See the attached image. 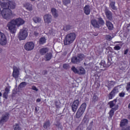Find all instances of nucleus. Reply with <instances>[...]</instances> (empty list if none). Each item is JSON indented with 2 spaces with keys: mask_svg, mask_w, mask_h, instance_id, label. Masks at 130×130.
<instances>
[{
  "mask_svg": "<svg viewBox=\"0 0 130 130\" xmlns=\"http://www.w3.org/2000/svg\"><path fill=\"white\" fill-rule=\"evenodd\" d=\"M128 16H130V14H128Z\"/></svg>",
  "mask_w": 130,
  "mask_h": 130,
  "instance_id": "nucleus-55",
  "label": "nucleus"
},
{
  "mask_svg": "<svg viewBox=\"0 0 130 130\" xmlns=\"http://www.w3.org/2000/svg\"><path fill=\"white\" fill-rule=\"evenodd\" d=\"M76 130H83L81 127L78 126Z\"/></svg>",
  "mask_w": 130,
  "mask_h": 130,
  "instance_id": "nucleus-48",
  "label": "nucleus"
},
{
  "mask_svg": "<svg viewBox=\"0 0 130 130\" xmlns=\"http://www.w3.org/2000/svg\"><path fill=\"white\" fill-rule=\"evenodd\" d=\"M17 7L16 2L10 0L0 1V16L4 19L10 20L14 17V14L11 10H15Z\"/></svg>",
  "mask_w": 130,
  "mask_h": 130,
  "instance_id": "nucleus-1",
  "label": "nucleus"
},
{
  "mask_svg": "<svg viewBox=\"0 0 130 130\" xmlns=\"http://www.w3.org/2000/svg\"><path fill=\"white\" fill-rule=\"evenodd\" d=\"M86 71L83 68H80L78 70V75H85Z\"/></svg>",
  "mask_w": 130,
  "mask_h": 130,
  "instance_id": "nucleus-22",
  "label": "nucleus"
},
{
  "mask_svg": "<svg viewBox=\"0 0 130 130\" xmlns=\"http://www.w3.org/2000/svg\"><path fill=\"white\" fill-rule=\"evenodd\" d=\"M2 95H3V94L1 92H0V97H2Z\"/></svg>",
  "mask_w": 130,
  "mask_h": 130,
  "instance_id": "nucleus-51",
  "label": "nucleus"
},
{
  "mask_svg": "<svg viewBox=\"0 0 130 130\" xmlns=\"http://www.w3.org/2000/svg\"><path fill=\"white\" fill-rule=\"evenodd\" d=\"M19 75L20 71L19 70V69H18L17 67H14L13 72L12 73V76L13 78H15V79H18V78H19Z\"/></svg>",
  "mask_w": 130,
  "mask_h": 130,
  "instance_id": "nucleus-11",
  "label": "nucleus"
},
{
  "mask_svg": "<svg viewBox=\"0 0 130 130\" xmlns=\"http://www.w3.org/2000/svg\"><path fill=\"white\" fill-rule=\"evenodd\" d=\"M98 100V96L94 95L92 98V102H96Z\"/></svg>",
  "mask_w": 130,
  "mask_h": 130,
  "instance_id": "nucleus-35",
  "label": "nucleus"
},
{
  "mask_svg": "<svg viewBox=\"0 0 130 130\" xmlns=\"http://www.w3.org/2000/svg\"><path fill=\"white\" fill-rule=\"evenodd\" d=\"M124 95H125V93L123 92H121L119 94L120 97H124Z\"/></svg>",
  "mask_w": 130,
  "mask_h": 130,
  "instance_id": "nucleus-44",
  "label": "nucleus"
},
{
  "mask_svg": "<svg viewBox=\"0 0 130 130\" xmlns=\"http://www.w3.org/2000/svg\"><path fill=\"white\" fill-rule=\"evenodd\" d=\"M0 44L1 45H6L7 44V37L5 34L0 32Z\"/></svg>",
  "mask_w": 130,
  "mask_h": 130,
  "instance_id": "nucleus-9",
  "label": "nucleus"
},
{
  "mask_svg": "<svg viewBox=\"0 0 130 130\" xmlns=\"http://www.w3.org/2000/svg\"><path fill=\"white\" fill-rule=\"evenodd\" d=\"M28 36V31H27V29L26 28H22L20 30L18 38L19 40H25L26 38H27Z\"/></svg>",
  "mask_w": 130,
  "mask_h": 130,
  "instance_id": "nucleus-6",
  "label": "nucleus"
},
{
  "mask_svg": "<svg viewBox=\"0 0 130 130\" xmlns=\"http://www.w3.org/2000/svg\"><path fill=\"white\" fill-rule=\"evenodd\" d=\"M35 46V45L34 44V43L32 42H28L25 44L24 49L27 51H30L34 49Z\"/></svg>",
  "mask_w": 130,
  "mask_h": 130,
  "instance_id": "nucleus-8",
  "label": "nucleus"
},
{
  "mask_svg": "<svg viewBox=\"0 0 130 130\" xmlns=\"http://www.w3.org/2000/svg\"><path fill=\"white\" fill-rule=\"evenodd\" d=\"M85 119H86V118H84L83 120H85Z\"/></svg>",
  "mask_w": 130,
  "mask_h": 130,
  "instance_id": "nucleus-54",
  "label": "nucleus"
},
{
  "mask_svg": "<svg viewBox=\"0 0 130 130\" xmlns=\"http://www.w3.org/2000/svg\"><path fill=\"white\" fill-rule=\"evenodd\" d=\"M13 129L14 130H22V128H21V127H20V125L18 124H15L14 125Z\"/></svg>",
  "mask_w": 130,
  "mask_h": 130,
  "instance_id": "nucleus-27",
  "label": "nucleus"
},
{
  "mask_svg": "<svg viewBox=\"0 0 130 130\" xmlns=\"http://www.w3.org/2000/svg\"><path fill=\"white\" fill-rule=\"evenodd\" d=\"M128 108L130 109V103L128 105Z\"/></svg>",
  "mask_w": 130,
  "mask_h": 130,
  "instance_id": "nucleus-53",
  "label": "nucleus"
},
{
  "mask_svg": "<svg viewBox=\"0 0 130 130\" xmlns=\"http://www.w3.org/2000/svg\"><path fill=\"white\" fill-rule=\"evenodd\" d=\"M31 2H35L36 0H30Z\"/></svg>",
  "mask_w": 130,
  "mask_h": 130,
  "instance_id": "nucleus-52",
  "label": "nucleus"
},
{
  "mask_svg": "<svg viewBox=\"0 0 130 130\" xmlns=\"http://www.w3.org/2000/svg\"><path fill=\"white\" fill-rule=\"evenodd\" d=\"M25 24V20L22 18H18L13 19L7 24V27L11 33H16L17 31L16 27H20Z\"/></svg>",
  "mask_w": 130,
  "mask_h": 130,
  "instance_id": "nucleus-2",
  "label": "nucleus"
},
{
  "mask_svg": "<svg viewBox=\"0 0 130 130\" xmlns=\"http://www.w3.org/2000/svg\"><path fill=\"white\" fill-rule=\"evenodd\" d=\"M118 93V88L117 87H115L114 89L110 92L109 95V99H112V97Z\"/></svg>",
  "mask_w": 130,
  "mask_h": 130,
  "instance_id": "nucleus-13",
  "label": "nucleus"
},
{
  "mask_svg": "<svg viewBox=\"0 0 130 130\" xmlns=\"http://www.w3.org/2000/svg\"><path fill=\"white\" fill-rule=\"evenodd\" d=\"M91 10L89 5H86L84 8V12L85 15H90Z\"/></svg>",
  "mask_w": 130,
  "mask_h": 130,
  "instance_id": "nucleus-16",
  "label": "nucleus"
},
{
  "mask_svg": "<svg viewBox=\"0 0 130 130\" xmlns=\"http://www.w3.org/2000/svg\"><path fill=\"white\" fill-rule=\"evenodd\" d=\"M63 30H64V31H68V30H70L69 25L64 26V27H63Z\"/></svg>",
  "mask_w": 130,
  "mask_h": 130,
  "instance_id": "nucleus-39",
  "label": "nucleus"
},
{
  "mask_svg": "<svg viewBox=\"0 0 130 130\" xmlns=\"http://www.w3.org/2000/svg\"><path fill=\"white\" fill-rule=\"evenodd\" d=\"M115 84V81H109L108 82V87H109V88H111V87H113Z\"/></svg>",
  "mask_w": 130,
  "mask_h": 130,
  "instance_id": "nucleus-28",
  "label": "nucleus"
},
{
  "mask_svg": "<svg viewBox=\"0 0 130 130\" xmlns=\"http://www.w3.org/2000/svg\"><path fill=\"white\" fill-rule=\"evenodd\" d=\"M50 125V123L49 122H46V123H44V127L45 128H47Z\"/></svg>",
  "mask_w": 130,
  "mask_h": 130,
  "instance_id": "nucleus-33",
  "label": "nucleus"
},
{
  "mask_svg": "<svg viewBox=\"0 0 130 130\" xmlns=\"http://www.w3.org/2000/svg\"><path fill=\"white\" fill-rule=\"evenodd\" d=\"M112 38H113V37H111V36L108 35L106 36L107 40H112Z\"/></svg>",
  "mask_w": 130,
  "mask_h": 130,
  "instance_id": "nucleus-40",
  "label": "nucleus"
},
{
  "mask_svg": "<svg viewBox=\"0 0 130 130\" xmlns=\"http://www.w3.org/2000/svg\"><path fill=\"white\" fill-rule=\"evenodd\" d=\"M51 12L52 13V16H53L54 18H57V17H58V13H57V10H56L55 8H52L51 10Z\"/></svg>",
  "mask_w": 130,
  "mask_h": 130,
  "instance_id": "nucleus-17",
  "label": "nucleus"
},
{
  "mask_svg": "<svg viewBox=\"0 0 130 130\" xmlns=\"http://www.w3.org/2000/svg\"><path fill=\"white\" fill-rule=\"evenodd\" d=\"M34 30H35V35H36V36H37V35H38V32H36V31H39V28H38L37 27H36L34 28Z\"/></svg>",
  "mask_w": 130,
  "mask_h": 130,
  "instance_id": "nucleus-37",
  "label": "nucleus"
},
{
  "mask_svg": "<svg viewBox=\"0 0 130 130\" xmlns=\"http://www.w3.org/2000/svg\"><path fill=\"white\" fill-rule=\"evenodd\" d=\"M31 89H32V90H34V91H36V92H37V91H38V89L35 86H32L31 87Z\"/></svg>",
  "mask_w": 130,
  "mask_h": 130,
  "instance_id": "nucleus-41",
  "label": "nucleus"
},
{
  "mask_svg": "<svg viewBox=\"0 0 130 130\" xmlns=\"http://www.w3.org/2000/svg\"><path fill=\"white\" fill-rule=\"evenodd\" d=\"M122 130H130V127H129V126H127V127H126L125 128H122Z\"/></svg>",
  "mask_w": 130,
  "mask_h": 130,
  "instance_id": "nucleus-46",
  "label": "nucleus"
},
{
  "mask_svg": "<svg viewBox=\"0 0 130 130\" xmlns=\"http://www.w3.org/2000/svg\"><path fill=\"white\" fill-rule=\"evenodd\" d=\"M128 52V50H126L124 51V54H127V53Z\"/></svg>",
  "mask_w": 130,
  "mask_h": 130,
  "instance_id": "nucleus-47",
  "label": "nucleus"
},
{
  "mask_svg": "<svg viewBox=\"0 0 130 130\" xmlns=\"http://www.w3.org/2000/svg\"><path fill=\"white\" fill-rule=\"evenodd\" d=\"M109 114V117H110V118H112V116H113V115H114V110L113 109H112L110 111Z\"/></svg>",
  "mask_w": 130,
  "mask_h": 130,
  "instance_id": "nucleus-29",
  "label": "nucleus"
},
{
  "mask_svg": "<svg viewBox=\"0 0 130 130\" xmlns=\"http://www.w3.org/2000/svg\"><path fill=\"white\" fill-rule=\"evenodd\" d=\"M40 101H41V100L40 99H38L37 100V102H40Z\"/></svg>",
  "mask_w": 130,
  "mask_h": 130,
  "instance_id": "nucleus-49",
  "label": "nucleus"
},
{
  "mask_svg": "<svg viewBox=\"0 0 130 130\" xmlns=\"http://www.w3.org/2000/svg\"><path fill=\"white\" fill-rule=\"evenodd\" d=\"M87 107V104L86 103H83L78 110L76 114V118H81L83 116V114H84V112L86 110V108Z\"/></svg>",
  "mask_w": 130,
  "mask_h": 130,
  "instance_id": "nucleus-4",
  "label": "nucleus"
},
{
  "mask_svg": "<svg viewBox=\"0 0 130 130\" xmlns=\"http://www.w3.org/2000/svg\"><path fill=\"white\" fill-rule=\"evenodd\" d=\"M44 21L46 24H50V23H51V15L50 14H45L44 16Z\"/></svg>",
  "mask_w": 130,
  "mask_h": 130,
  "instance_id": "nucleus-12",
  "label": "nucleus"
},
{
  "mask_svg": "<svg viewBox=\"0 0 130 130\" xmlns=\"http://www.w3.org/2000/svg\"><path fill=\"white\" fill-rule=\"evenodd\" d=\"M115 54H116V53L115 52Z\"/></svg>",
  "mask_w": 130,
  "mask_h": 130,
  "instance_id": "nucleus-56",
  "label": "nucleus"
},
{
  "mask_svg": "<svg viewBox=\"0 0 130 130\" xmlns=\"http://www.w3.org/2000/svg\"><path fill=\"white\" fill-rule=\"evenodd\" d=\"M104 24V20L101 18H96L91 20V24L95 28H99Z\"/></svg>",
  "mask_w": 130,
  "mask_h": 130,
  "instance_id": "nucleus-5",
  "label": "nucleus"
},
{
  "mask_svg": "<svg viewBox=\"0 0 130 130\" xmlns=\"http://www.w3.org/2000/svg\"><path fill=\"white\" fill-rule=\"evenodd\" d=\"M105 12L107 18L108 19V20L111 21V20H112V13H111V12L107 9H106Z\"/></svg>",
  "mask_w": 130,
  "mask_h": 130,
  "instance_id": "nucleus-14",
  "label": "nucleus"
},
{
  "mask_svg": "<svg viewBox=\"0 0 130 130\" xmlns=\"http://www.w3.org/2000/svg\"><path fill=\"white\" fill-rule=\"evenodd\" d=\"M51 57H52V54L51 53H48L45 55L46 60H50Z\"/></svg>",
  "mask_w": 130,
  "mask_h": 130,
  "instance_id": "nucleus-23",
  "label": "nucleus"
},
{
  "mask_svg": "<svg viewBox=\"0 0 130 130\" xmlns=\"http://www.w3.org/2000/svg\"><path fill=\"white\" fill-rule=\"evenodd\" d=\"M26 85H27V83L26 82H22L21 83H20L19 86L20 87V88H24V87H25Z\"/></svg>",
  "mask_w": 130,
  "mask_h": 130,
  "instance_id": "nucleus-34",
  "label": "nucleus"
},
{
  "mask_svg": "<svg viewBox=\"0 0 130 130\" xmlns=\"http://www.w3.org/2000/svg\"><path fill=\"white\" fill-rule=\"evenodd\" d=\"M116 103V101H112V102H110L109 103V104L110 105V107L111 108H112V107H113V106H114V105H115V103Z\"/></svg>",
  "mask_w": 130,
  "mask_h": 130,
  "instance_id": "nucleus-31",
  "label": "nucleus"
},
{
  "mask_svg": "<svg viewBox=\"0 0 130 130\" xmlns=\"http://www.w3.org/2000/svg\"><path fill=\"white\" fill-rule=\"evenodd\" d=\"M72 71H73V72H74V73H75V74H78L79 70H78V69H77V68H76V67H72L71 68Z\"/></svg>",
  "mask_w": 130,
  "mask_h": 130,
  "instance_id": "nucleus-32",
  "label": "nucleus"
},
{
  "mask_svg": "<svg viewBox=\"0 0 130 130\" xmlns=\"http://www.w3.org/2000/svg\"><path fill=\"white\" fill-rule=\"evenodd\" d=\"M127 119H126L121 120L120 123V126L121 127H123V126H125V125H126V124H127Z\"/></svg>",
  "mask_w": 130,
  "mask_h": 130,
  "instance_id": "nucleus-19",
  "label": "nucleus"
},
{
  "mask_svg": "<svg viewBox=\"0 0 130 130\" xmlns=\"http://www.w3.org/2000/svg\"><path fill=\"white\" fill-rule=\"evenodd\" d=\"M78 58L79 61H80V60H83V59L85 58V56L84 55V54H79L78 55Z\"/></svg>",
  "mask_w": 130,
  "mask_h": 130,
  "instance_id": "nucleus-26",
  "label": "nucleus"
},
{
  "mask_svg": "<svg viewBox=\"0 0 130 130\" xmlns=\"http://www.w3.org/2000/svg\"><path fill=\"white\" fill-rule=\"evenodd\" d=\"M110 64V65L111 64H110H110Z\"/></svg>",
  "mask_w": 130,
  "mask_h": 130,
  "instance_id": "nucleus-57",
  "label": "nucleus"
},
{
  "mask_svg": "<svg viewBox=\"0 0 130 130\" xmlns=\"http://www.w3.org/2000/svg\"><path fill=\"white\" fill-rule=\"evenodd\" d=\"M110 7V8H111V9H112V10H114L115 11L116 10V7H115V2H111Z\"/></svg>",
  "mask_w": 130,
  "mask_h": 130,
  "instance_id": "nucleus-24",
  "label": "nucleus"
},
{
  "mask_svg": "<svg viewBox=\"0 0 130 130\" xmlns=\"http://www.w3.org/2000/svg\"><path fill=\"white\" fill-rule=\"evenodd\" d=\"M70 3H71L70 0H63V3L65 6H67V5H68V4H70Z\"/></svg>",
  "mask_w": 130,
  "mask_h": 130,
  "instance_id": "nucleus-36",
  "label": "nucleus"
},
{
  "mask_svg": "<svg viewBox=\"0 0 130 130\" xmlns=\"http://www.w3.org/2000/svg\"><path fill=\"white\" fill-rule=\"evenodd\" d=\"M121 48L120 47V46H118V45H116L114 47V50H120V49Z\"/></svg>",
  "mask_w": 130,
  "mask_h": 130,
  "instance_id": "nucleus-38",
  "label": "nucleus"
},
{
  "mask_svg": "<svg viewBox=\"0 0 130 130\" xmlns=\"http://www.w3.org/2000/svg\"><path fill=\"white\" fill-rule=\"evenodd\" d=\"M10 92V87H6L5 88V93H7L9 94V92Z\"/></svg>",
  "mask_w": 130,
  "mask_h": 130,
  "instance_id": "nucleus-42",
  "label": "nucleus"
},
{
  "mask_svg": "<svg viewBox=\"0 0 130 130\" xmlns=\"http://www.w3.org/2000/svg\"><path fill=\"white\" fill-rule=\"evenodd\" d=\"M46 42V39L45 37H42L40 39V44H44Z\"/></svg>",
  "mask_w": 130,
  "mask_h": 130,
  "instance_id": "nucleus-25",
  "label": "nucleus"
},
{
  "mask_svg": "<svg viewBox=\"0 0 130 130\" xmlns=\"http://www.w3.org/2000/svg\"><path fill=\"white\" fill-rule=\"evenodd\" d=\"M79 61V59H78V58L76 57H74L72 58V62L73 63H77Z\"/></svg>",
  "mask_w": 130,
  "mask_h": 130,
  "instance_id": "nucleus-30",
  "label": "nucleus"
},
{
  "mask_svg": "<svg viewBox=\"0 0 130 130\" xmlns=\"http://www.w3.org/2000/svg\"><path fill=\"white\" fill-rule=\"evenodd\" d=\"M63 69H65L66 70H67L68 68H69V65L68 64H64L63 65Z\"/></svg>",
  "mask_w": 130,
  "mask_h": 130,
  "instance_id": "nucleus-45",
  "label": "nucleus"
},
{
  "mask_svg": "<svg viewBox=\"0 0 130 130\" xmlns=\"http://www.w3.org/2000/svg\"><path fill=\"white\" fill-rule=\"evenodd\" d=\"M80 101H79V100H76L74 101L72 106V108L73 112H76V111H77V109H78Z\"/></svg>",
  "mask_w": 130,
  "mask_h": 130,
  "instance_id": "nucleus-10",
  "label": "nucleus"
},
{
  "mask_svg": "<svg viewBox=\"0 0 130 130\" xmlns=\"http://www.w3.org/2000/svg\"><path fill=\"white\" fill-rule=\"evenodd\" d=\"M33 21L36 23V24H39V23H41V21L42 20L41 18L39 17H35L33 18Z\"/></svg>",
  "mask_w": 130,
  "mask_h": 130,
  "instance_id": "nucleus-20",
  "label": "nucleus"
},
{
  "mask_svg": "<svg viewBox=\"0 0 130 130\" xmlns=\"http://www.w3.org/2000/svg\"><path fill=\"white\" fill-rule=\"evenodd\" d=\"M9 118H10V114H9V113H6L3 114L2 116L1 117L0 124H1V125L5 124V123L9 120Z\"/></svg>",
  "mask_w": 130,
  "mask_h": 130,
  "instance_id": "nucleus-7",
  "label": "nucleus"
},
{
  "mask_svg": "<svg viewBox=\"0 0 130 130\" xmlns=\"http://www.w3.org/2000/svg\"><path fill=\"white\" fill-rule=\"evenodd\" d=\"M24 7L25 8L27 11L31 12L33 10L32 7V5L30 4L29 3H26L23 5Z\"/></svg>",
  "mask_w": 130,
  "mask_h": 130,
  "instance_id": "nucleus-15",
  "label": "nucleus"
},
{
  "mask_svg": "<svg viewBox=\"0 0 130 130\" xmlns=\"http://www.w3.org/2000/svg\"><path fill=\"white\" fill-rule=\"evenodd\" d=\"M77 35L75 32H71L66 35L65 40H64V45H70L72 44L76 40Z\"/></svg>",
  "mask_w": 130,
  "mask_h": 130,
  "instance_id": "nucleus-3",
  "label": "nucleus"
},
{
  "mask_svg": "<svg viewBox=\"0 0 130 130\" xmlns=\"http://www.w3.org/2000/svg\"><path fill=\"white\" fill-rule=\"evenodd\" d=\"M117 108H118V106H116L115 107V110H117Z\"/></svg>",
  "mask_w": 130,
  "mask_h": 130,
  "instance_id": "nucleus-50",
  "label": "nucleus"
},
{
  "mask_svg": "<svg viewBox=\"0 0 130 130\" xmlns=\"http://www.w3.org/2000/svg\"><path fill=\"white\" fill-rule=\"evenodd\" d=\"M8 93L6 92H4L3 94L4 98H5V99H8Z\"/></svg>",
  "mask_w": 130,
  "mask_h": 130,
  "instance_id": "nucleus-43",
  "label": "nucleus"
},
{
  "mask_svg": "<svg viewBox=\"0 0 130 130\" xmlns=\"http://www.w3.org/2000/svg\"><path fill=\"white\" fill-rule=\"evenodd\" d=\"M48 48H43L40 50V53L41 55H44L46 52H48Z\"/></svg>",
  "mask_w": 130,
  "mask_h": 130,
  "instance_id": "nucleus-18",
  "label": "nucleus"
},
{
  "mask_svg": "<svg viewBox=\"0 0 130 130\" xmlns=\"http://www.w3.org/2000/svg\"><path fill=\"white\" fill-rule=\"evenodd\" d=\"M106 25L108 28L109 30H113V24L110 22V21H106Z\"/></svg>",
  "mask_w": 130,
  "mask_h": 130,
  "instance_id": "nucleus-21",
  "label": "nucleus"
}]
</instances>
